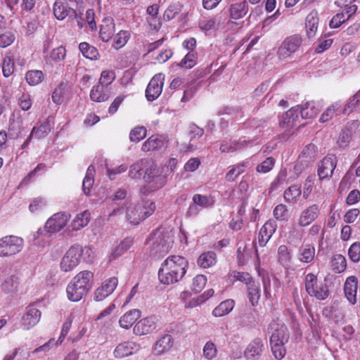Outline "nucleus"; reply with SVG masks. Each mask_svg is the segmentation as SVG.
Returning <instances> with one entry per match:
<instances>
[{
  "mask_svg": "<svg viewBox=\"0 0 360 360\" xmlns=\"http://www.w3.org/2000/svg\"><path fill=\"white\" fill-rule=\"evenodd\" d=\"M94 274L90 271L78 273L68 285L67 295L72 302L79 301L92 287Z\"/></svg>",
  "mask_w": 360,
  "mask_h": 360,
  "instance_id": "nucleus-1",
  "label": "nucleus"
},
{
  "mask_svg": "<svg viewBox=\"0 0 360 360\" xmlns=\"http://www.w3.org/2000/svg\"><path fill=\"white\" fill-rule=\"evenodd\" d=\"M154 202L145 200L143 198L136 204H131L127 208V219L133 224H139L146 218L150 216L155 210Z\"/></svg>",
  "mask_w": 360,
  "mask_h": 360,
  "instance_id": "nucleus-2",
  "label": "nucleus"
},
{
  "mask_svg": "<svg viewBox=\"0 0 360 360\" xmlns=\"http://www.w3.org/2000/svg\"><path fill=\"white\" fill-rule=\"evenodd\" d=\"M173 235L169 231L155 230L149 237L152 250L155 254L165 255L169 252L173 244Z\"/></svg>",
  "mask_w": 360,
  "mask_h": 360,
  "instance_id": "nucleus-3",
  "label": "nucleus"
},
{
  "mask_svg": "<svg viewBox=\"0 0 360 360\" xmlns=\"http://www.w3.org/2000/svg\"><path fill=\"white\" fill-rule=\"evenodd\" d=\"M289 337V330L285 326H281L272 333L270 344L272 353L276 359L281 360L285 356L286 349L284 345L288 342Z\"/></svg>",
  "mask_w": 360,
  "mask_h": 360,
  "instance_id": "nucleus-4",
  "label": "nucleus"
},
{
  "mask_svg": "<svg viewBox=\"0 0 360 360\" xmlns=\"http://www.w3.org/2000/svg\"><path fill=\"white\" fill-rule=\"evenodd\" d=\"M91 251V250L88 247L83 248L79 245H72L66 252L61 260V269L65 272L72 271L79 264L82 254H89Z\"/></svg>",
  "mask_w": 360,
  "mask_h": 360,
  "instance_id": "nucleus-5",
  "label": "nucleus"
},
{
  "mask_svg": "<svg viewBox=\"0 0 360 360\" xmlns=\"http://www.w3.org/2000/svg\"><path fill=\"white\" fill-rule=\"evenodd\" d=\"M305 289L311 296H314L319 300L326 299L329 295L328 288L326 283H318L316 276L313 274H308L305 277Z\"/></svg>",
  "mask_w": 360,
  "mask_h": 360,
  "instance_id": "nucleus-6",
  "label": "nucleus"
},
{
  "mask_svg": "<svg viewBox=\"0 0 360 360\" xmlns=\"http://www.w3.org/2000/svg\"><path fill=\"white\" fill-rule=\"evenodd\" d=\"M23 247V239L7 236L0 240V257H8L18 253Z\"/></svg>",
  "mask_w": 360,
  "mask_h": 360,
  "instance_id": "nucleus-7",
  "label": "nucleus"
},
{
  "mask_svg": "<svg viewBox=\"0 0 360 360\" xmlns=\"http://www.w3.org/2000/svg\"><path fill=\"white\" fill-rule=\"evenodd\" d=\"M302 37L300 34H293L285 38L278 49L280 58H286L296 52L302 44Z\"/></svg>",
  "mask_w": 360,
  "mask_h": 360,
  "instance_id": "nucleus-8",
  "label": "nucleus"
},
{
  "mask_svg": "<svg viewBox=\"0 0 360 360\" xmlns=\"http://www.w3.org/2000/svg\"><path fill=\"white\" fill-rule=\"evenodd\" d=\"M165 75L158 73L155 75L149 82L146 89V97L148 101H153L157 99L162 91Z\"/></svg>",
  "mask_w": 360,
  "mask_h": 360,
  "instance_id": "nucleus-9",
  "label": "nucleus"
},
{
  "mask_svg": "<svg viewBox=\"0 0 360 360\" xmlns=\"http://www.w3.org/2000/svg\"><path fill=\"white\" fill-rule=\"evenodd\" d=\"M118 284L117 277H111L105 280L101 286L97 288L94 292V299L97 302H100L111 295Z\"/></svg>",
  "mask_w": 360,
  "mask_h": 360,
  "instance_id": "nucleus-10",
  "label": "nucleus"
},
{
  "mask_svg": "<svg viewBox=\"0 0 360 360\" xmlns=\"http://www.w3.org/2000/svg\"><path fill=\"white\" fill-rule=\"evenodd\" d=\"M70 217V215L66 213H56L47 220L44 228L49 233L60 231L65 226Z\"/></svg>",
  "mask_w": 360,
  "mask_h": 360,
  "instance_id": "nucleus-11",
  "label": "nucleus"
},
{
  "mask_svg": "<svg viewBox=\"0 0 360 360\" xmlns=\"http://www.w3.org/2000/svg\"><path fill=\"white\" fill-rule=\"evenodd\" d=\"M164 263L172 269L181 279L186 274L188 266V261L184 257L172 255L167 257Z\"/></svg>",
  "mask_w": 360,
  "mask_h": 360,
  "instance_id": "nucleus-12",
  "label": "nucleus"
},
{
  "mask_svg": "<svg viewBox=\"0 0 360 360\" xmlns=\"http://www.w3.org/2000/svg\"><path fill=\"white\" fill-rule=\"evenodd\" d=\"M358 127V121L354 120L348 123L342 129L336 141V143L340 148H345L349 146L352 139L353 134Z\"/></svg>",
  "mask_w": 360,
  "mask_h": 360,
  "instance_id": "nucleus-13",
  "label": "nucleus"
},
{
  "mask_svg": "<svg viewBox=\"0 0 360 360\" xmlns=\"http://www.w3.org/2000/svg\"><path fill=\"white\" fill-rule=\"evenodd\" d=\"M337 165V158L335 155L325 157L319 164L318 175L320 179L331 176Z\"/></svg>",
  "mask_w": 360,
  "mask_h": 360,
  "instance_id": "nucleus-14",
  "label": "nucleus"
},
{
  "mask_svg": "<svg viewBox=\"0 0 360 360\" xmlns=\"http://www.w3.org/2000/svg\"><path fill=\"white\" fill-rule=\"evenodd\" d=\"M158 321V318L155 316L141 319L134 326V331L139 335L150 333L156 329Z\"/></svg>",
  "mask_w": 360,
  "mask_h": 360,
  "instance_id": "nucleus-15",
  "label": "nucleus"
},
{
  "mask_svg": "<svg viewBox=\"0 0 360 360\" xmlns=\"http://www.w3.org/2000/svg\"><path fill=\"white\" fill-rule=\"evenodd\" d=\"M320 209L318 205L314 204L304 210L299 217L298 224L300 226H307L314 221L319 217Z\"/></svg>",
  "mask_w": 360,
  "mask_h": 360,
  "instance_id": "nucleus-16",
  "label": "nucleus"
},
{
  "mask_svg": "<svg viewBox=\"0 0 360 360\" xmlns=\"http://www.w3.org/2000/svg\"><path fill=\"white\" fill-rule=\"evenodd\" d=\"M40 317V311L33 306H29L25 314L22 317V326L25 329L29 330L39 321Z\"/></svg>",
  "mask_w": 360,
  "mask_h": 360,
  "instance_id": "nucleus-17",
  "label": "nucleus"
},
{
  "mask_svg": "<svg viewBox=\"0 0 360 360\" xmlns=\"http://www.w3.org/2000/svg\"><path fill=\"white\" fill-rule=\"evenodd\" d=\"M139 349V345L134 342H124L119 344L113 352V355L117 359H122L137 352Z\"/></svg>",
  "mask_w": 360,
  "mask_h": 360,
  "instance_id": "nucleus-18",
  "label": "nucleus"
},
{
  "mask_svg": "<svg viewBox=\"0 0 360 360\" xmlns=\"http://www.w3.org/2000/svg\"><path fill=\"white\" fill-rule=\"evenodd\" d=\"M299 109L292 108L288 110L279 121V124L281 128L288 130L296 126L299 121Z\"/></svg>",
  "mask_w": 360,
  "mask_h": 360,
  "instance_id": "nucleus-19",
  "label": "nucleus"
},
{
  "mask_svg": "<svg viewBox=\"0 0 360 360\" xmlns=\"http://www.w3.org/2000/svg\"><path fill=\"white\" fill-rule=\"evenodd\" d=\"M264 347V345L262 340L259 338H256L246 347L244 352L245 356L248 359H257L261 356Z\"/></svg>",
  "mask_w": 360,
  "mask_h": 360,
  "instance_id": "nucleus-20",
  "label": "nucleus"
},
{
  "mask_svg": "<svg viewBox=\"0 0 360 360\" xmlns=\"http://www.w3.org/2000/svg\"><path fill=\"white\" fill-rule=\"evenodd\" d=\"M53 13L58 20H63L67 16L75 15L77 18V13L75 9L68 8L65 0H56L53 5Z\"/></svg>",
  "mask_w": 360,
  "mask_h": 360,
  "instance_id": "nucleus-21",
  "label": "nucleus"
},
{
  "mask_svg": "<svg viewBox=\"0 0 360 360\" xmlns=\"http://www.w3.org/2000/svg\"><path fill=\"white\" fill-rule=\"evenodd\" d=\"M158 278L162 283L166 285L173 284L181 280L180 277L164 262L159 269Z\"/></svg>",
  "mask_w": 360,
  "mask_h": 360,
  "instance_id": "nucleus-22",
  "label": "nucleus"
},
{
  "mask_svg": "<svg viewBox=\"0 0 360 360\" xmlns=\"http://www.w3.org/2000/svg\"><path fill=\"white\" fill-rule=\"evenodd\" d=\"M358 288V279L354 276H349L344 285V291L346 297L352 304L356 303Z\"/></svg>",
  "mask_w": 360,
  "mask_h": 360,
  "instance_id": "nucleus-23",
  "label": "nucleus"
},
{
  "mask_svg": "<svg viewBox=\"0 0 360 360\" xmlns=\"http://www.w3.org/2000/svg\"><path fill=\"white\" fill-rule=\"evenodd\" d=\"M276 229V224L274 221H267L261 228L258 242L260 246H264L271 238Z\"/></svg>",
  "mask_w": 360,
  "mask_h": 360,
  "instance_id": "nucleus-24",
  "label": "nucleus"
},
{
  "mask_svg": "<svg viewBox=\"0 0 360 360\" xmlns=\"http://www.w3.org/2000/svg\"><path fill=\"white\" fill-rule=\"evenodd\" d=\"M174 345V339L169 334H165L158 339L153 347V352L156 355H161L168 352Z\"/></svg>",
  "mask_w": 360,
  "mask_h": 360,
  "instance_id": "nucleus-25",
  "label": "nucleus"
},
{
  "mask_svg": "<svg viewBox=\"0 0 360 360\" xmlns=\"http://www.w3.org/2000/svg\"><path fill=\"white\" fill-rule=\"evenodd\" d=\"M230 17L233 20L240 19L246 15L248 12V4L243 1L242 2L232 4L229 6Z\"/></svg>",
  "mask_w": 360,
  "mask_h": 360,
  "instance_id": "nucleus-26",
  "label": "nucleus"
},
{
  "mask_svg": "<svg viewBox=\"0 0 360 360\" xmlns=\"http://www.w3.org/2000/svg\"><path fill=\"white\" fill-rule=\"evenodd\" d=\"M319 25L318 13L312 11L306 18V31L309 38L314 37L317 32Z\"/></svg>",
  "mask_w": 360,
  "mask_h": 360,
  "instance_id": "nucleus-27",
  "label": "nucleus"
},
{
  "mask_svg": "<svg viewBox=\"0 0 360 360\" xmlns=\"http://www.w3.org/2000/svg\"><path fill=\"white\" fill-rule=\"evenodd\" d=\"M315 257V248L310 244L302 245L300 247L297 258L301 262L310 263Z\"/></svg>",
  "mask_w": 360,
  "mask_h": 360,
  "instance_id": "nucleus-28",
  "label": "nucleus"
},
{
  "mask_svg": "<svg viewBox=\"0 0 360 360\" xmlns=\"http://www.w3.org/2000/svg\"><path fill=\"white\" fill-rule=\"evenodd\" d=\"M115 33V23L111 18H105L100 27V37L103 41H108Z\"/></svg>",
  "mask_w": 360,
  "mask_h": 360,
  "instance_id": "nucleus-29",
  "label": "nucleus"
},
{
  "mask_svg": "<svg viewBox=\"0 0 360 360\" xmlns=\"http://www.w3.org/2000/svg\"><path fill=\"white\" fill-rule=\"evenodd\" d=\"M141 316V312L138 309L130 310L125 313L120 319L119 323L122 328L129 329Z\"/></svg>",
  "mask_w": 360,
  "mask_h": 360,
  "instance_id": "nucleus-30",
  "label": "nucleus"
},
{
  "mask_svg": "<svg viewBox=\"0 0 360 360\" xmlns=\"http://www.w3.org/2000/svg\"><path fill=\"white\" fill-rule=\"evenodd\" d=\"M18 284V278L15 275H11L2 282L1 290L5 294L13 295L17 291Z\"/></svg>",
  "mask_w": 360,
  "mask_h": 360,
  "instance_id": "nucleus-31",
  "label": "nucleus"
},
{
  "mask_svg": "<svg viewBox=\"0 0 360 360\" xmlns=\"http://www.w3.org/2000/svg\"><path fill=\"white\" fill-rule=\"evenodd\" d=\"M165 144L164 139L159 136H151L145 141L141 147L143 151L155 150L161 148Z\"/></svg>",
  "mask_w": 360,
  "mask_h": 360,
  "instance_id": "nucleus-32",
  "label": "nucleus"
},
{
  "mask_svg": "<svg viewBox=\"0 0 360 360\" xmlns=\"http://www.w3.org/2000/svg\"><path fill=\"white\" fill-rule=\"evenodd\" d=\"M235 302L233 300H226L221 302L212 311L213 316L221 317L229 314L233 309Z\"/></svg>",
  "mask_w": 360,
  "mask_h": 360,
  "instance_id": "nucleus-33",
  "label": "nucleus"
},
{
  "mask_svg": "<svg viewBox=\"0 0 360 360\" xmlns=\"http://www.w3.org/2000/svg\"><path fill=\"white\" fill-rule=\"evenodd\" d=\"M53 128L51 122L49 119L46 122L42 123L38 127H33L31 131V136H34L36 139H40L46 137L51 131Z\"/></svg>",
  "mask_w": 360,
  "mask_h": 360,
  "instance_id": "nucleus-34",
  "label": "nucleus"
},
{
  "mask_svg": "<svg viewBox=\"0 0 360 360\" xmlns=\"http://www.w3.org/2000/svg\"><path fill=\"white\" fill-rule=\"evenodd\" d=\"M198 264L202 268H209L217 262V255L212 251L202 253L198 259Z\"/></svg>",
  "mask_w": 360,
  "mask_h": 360,
  "instance_id": "nucleus-35",
  "label": "nucleus"
},
{
  "mask_svg": "<svg viewBox=\"0 0 360 360\" xmlns=\"http://www.w3.org/2000/svg\"><path fill=\"white\" fill-rule=\"evenodd\" d=\"M299 112L303 119H311L316 116L319 110L316 106L315 103L311 101L306 103Z\"/></svg>",
  "mask_w": 360,
  "mask_h": 360,
  "instance_id": "nucleus-36",
  "label": "nucleus"
},
{
  "mask_svg": "<svg viewBox=\"0 0 360 360\" xmlns=\"http://www.w3.org/2000/svg\"><path fill=\"white\" fill-rule=\"evenodd\" d=\"M330 266L334 272L338 274L343 272L347 267L345 257L342 255H335L331 259Z\"/></svg>",
  "mask_w": 360,
  "mask_h": 360,
  "instance_id": "nucleus-37",
  "label": "nucleus"
},
{
  "mask_svg": "<svg viewBox=\"0 0 360 360\" xmlns=\"http://www.w3.org/2000/svg\"><path fill=\"white\" fill-rule=\"evenodd\" d=\"M148 160L141 159L130 166L129 176L131 179H139L142 175V170L146 167Z\"/></svg>",
  "mask_w": 360,
  "mask_h": 360,
  "instance_id": "nucleus-38",
  "label": "nucleus"
},
{
  "mask_svg": "<svg viewBox=\"0 0 360 360\" xmlns=\"http://www.w3.org/2000/svg\"><path fill=\"white\" fill-rule=\"evenodd\" d=\"M248 296L252 306L257 305L261 294L259 285H256L254 282L248 286Z\"/></svg>",
  "mask_w": 360,
  "mask_h": 360,
  "instance_id": "nucleus-39",
  "label": "nucleus"
},
{
  "mask_svg": "<svg viewBox=\"0 0 360 360\" xmlns=\"http://www.w3.org/2000/svg\"><path fill=\"white\" fill-rule=\"evenodd\" d=\"M246 145L245 141H225L221 143L220 146V150L222 153H233L237 150H240L245 147Z\"/></svg>",
  "mask_w": 360,
  "mask_h": 360,
  "instance_id": "nucleus-40",
  "label": "nucleus"
},
{
  "mask_svg": "<svg viewBox=\"0 0 360 360\" xmlns=\"http://www.w3.org/2000/svg\"><path fill=\"white\" fill-rule=\"evenodd\" d=\"M94 172H95V169H94V166L90 165L87 169L86 176H85V177L83 180V183H82V189H83L84 193L86 195H89L90 192H91V188H92L93 184H94L93 176H94Z\"/></svg>",
  "mask_w": 360,
  "mask_h": 360,
  "instance_id": "nucleus-41",
  "label": "nucleus"
},
{
  "mask_svg": "<svg viewBox=\"0 0 360 360\" xmlns=\"http://www.w3.org/2000/svg\"><path fill=\"white\" fill-rule=\"evenodd\" d=\"M89 219L90 213L87 210L79 214L72 223V229L79 230L86 226L89 222Z\"/></svg>",
  "mask_w": 360,
  "mask_h": 360,
  "instance_id": "nucleus-42",
  "label": "nucleus"
},
{
  "mask_svg": "<svg viewBox=\"0 0 360 360\" xmlns=\"http://www.w3.org/2000/svg\"><path fill=\"white\" fill-rule=\"evenodd\" d=\"M104 86L98 84L94 86L90 93V98L96 102H103L108 99V96L104 93Z\"/></svg>",
  "mask_w": 360,
  "mask_h": 360,
  "instance_id": "nucleus-43",
  "label": "nucleus"
},
{
  "mask_svg": "<svg viewBox=\"0 0 360 360\" xmlns=\"http://www.w3.org/2000/svg\"><path fill=\"white\" fill-rule=\"evenodd\" d=\"M79 49L83 56L86 58H89L91 60H96L98 57V50L94 47L90 46L88 43L82 42L79 45Z\"/></svg>",
  "mask_w": 360,
  "mask_h": 360,
  "instance_id": "nucleus-44",
  "label": "nucleus"
},
{
  "mask_svg": "<svg viewBox=\"0 0 360 360\" xmlns=\"http://www.w3.org/2000/svg\"><path fill=\"white\" fill-rule=\"evenodd\" d=\"M301 193V189L299 186L292 185L285 191L283 195L286 201L295 203Z\"/></svg>",
  "mask_w": 360,
  "mask_h": 360,
  "instance_id": "nucleus-45",
  "label": "nucleus"
},
{
  "mask_svg": "<svg viewBox=\"0 0 360 360\" xmlns=\"http://www.w3.org/2000/svg\"><path fill=\"white\" fill-rule=\"evenodd\" d=\"M163 172L164 170H161V172H159L158 175L153 177L151 180L149 179L146 181L147 184L152 186V189L157 191L165 185L167 176L166 174H163Z\"/></svg>",
  "mask_w": 360,
  "mask_h": 360,
  "instance_id": "nucleus-46",
  "label": "nucleus"
},
{
  "mask_svg": "<svg viewBox=\"0 0 360 360\" xmlns=\"http://www.w3.org/2000/svg\"><path fill=\"white\" fill-rule=\"evenodd\" d=\"M278 261L283 266H289L291 260V254L288 248L282 245L278 249Z\"/></svg>",
  "mask_w": 360,
  "mask_h": 360,
  "instance_id": "nucleus-47",
  "label": "nucleus"
},
{
  "mask_svg": "<svg viewBox=\"0 0 360 360\" xmlns=\"http://www.w3.org/2000/svg\"><path fill=\"white\" fill-rule=\"evenodd\" d=\"M239 322L243 326H248L255 322V315L254 311L245 309L240 314Z\"/></svg>",
  "mask_w": 360,
  "mask_h": 360,
  "instance_id": "nucleus-48",
  "label": "nucleus"
},
{
  "mask_svg": "<svg viewBox=\"0 0 360 360\" xmlns=\"http://www.w3.org/2000/svg\"><path fill=\"white\" fill-rule=\"evenodd\" d=\"M66 56V50L63 46H58L53 49L50 54L49 57L46 56V60H50L53 62H60L65 59Z\"/></svg>",
  "mask_w": 360,
  "mask_h": 360,
  "instance_id": "nucleus-49",
  "label": "nucleus"
},
{
  "mask_svg": "<svg viewBox=\"0 0 360 360\" xmlns=\"http://www.w3.org/2000/svg\"><path fill=\"white\" fill-rule=\"evenodd\" d=\"M146 165V167H145V174L143 175V179L146 182L149 179L151 180L153 177L158 175L159 172H161V170H164V168L159 167L153 163H150L148 161Z\"/></svg>",
  "mask_w": 360,
  "mask_h": 360,
  "instance_id": "nucleus-50",
  "label": "nucleus"
},
{
  "mask_svg": "<svg viewBox=\"0 0 360 360\" xmlns=\"http://www.w3.org/2000/svg\"><path fill=\"white\" fill-rule=\"evenodd\" d=\"M15 69V63L13 59L10 56H6L2 63V72L6 77L11 76Z\"/></svg>",
  "mask_w": 360,
  "mask_h": 360,
  "instance_id": "nucleus-51",
  "label": "nucleus"
},
{
  "mask_svg": "<svg viewBox=\"0 0 360 360\" xmlns=\"http://www.w3.org/2000/svg\"><path fill=\"white\" fill-rule=\"evenodd\" d=\"M44 74L40 70H30L26 74L25 78L30 85H37L42 81Z\"/></svg>",
  "mask_w": 360,
  "mask_h": 360,
  "instance_id": "nucleus-52",
  "label": "nucleus"
},
{
  "mask_svg": "<svg viewBox=\"0 0 360 360\" xmlns=\"http://www.w3.org/2000/svg\"><path fill=\"white\" fill-rule=\"evenodd\" d=\"M316 155V146L310 143L307 145L303 149L300 158L305 159L307 162L313 161Z\"/></svg>",
  "mask_w": 360,
  "mask_h": 360,
  "instance_id": "nucleus-53",
  "label": "nucleus"
},
{
  "mask_svg": "<svg viewBox=\"0 0 360 360\" xmlns=\"http://www.w3.org/2000/svg\"><path fill=\"white\" fill-rule=\"evenodd\" d=\"M207 278L204 275H197L193 279L191 285V290L198 293L200 292L205 286Z\"/></svg>",
  "mask_w": 360,
  "mask_h": 360,
  "instance_id": "nucleus-54",
  "label": "nucleus"
},
{
  "mask_svg": "<svg viewBox=\"0 0 360 360\" xmlns=\"http://www.w3.org/2000/svg\"><path fill=\"white\" fill-rule=\"evenodd\" d=\"M197 56L195 52H188L179 63L180 67H184L186 69L192 68L196 63Z\"/></svg>",
  "mask_w": 360,
  "mask_h": 360,
  "instance_id": "nucleus-55",
  "label": "nucleus"
},
{
  "mask_svg": "<svg viewBox=\"0 0 360 360\" xmlns=\"http://www.w3.org/2000/svg\"><path fill=\"white\" fill-rule=\"evenodd\" d=\"M146 129L144 127H137L133 129L129 134L131 141L139 142L146 136Z\"/></svg>",
  "mask_w": 360,
  "mask_h": 360,
  "instance_id": "nucleus-56",
  "label": "nucleus"
},
{
  "mask_svg": "<svg viewBox=\"0 0 360 360\" xmlns=\"http://www.w3.org/2000/svg\"><path fill=\"white\" fill-rule=\"evenodd\" d=\"M182 6L179 3L171 4L165 11L164 18L170 20L181 11Z\"/></svg>",
  "mask_w": 360,
  "mask_h": 360,
  "instance_id": "nucleus-57",
  "label": "nucleus"
},
{
  "mask_svg": "<svg viewBox=\"0 0 360 360\" xmlns=\"http://www.w3.org/2000/svg\"><path fill=\"white\" fill-rule=\"evenodd\" d=\"M15 39V34L12 31H7L0 34V47L6 48L12 44Z\"/></svg>",
  "mask_w": 360,
  "mask_h": 360,
  "instance_id": "nucleus-58",
  "label": "nucleus"
},
{
  "mask_svg": "<svg viewBox=\"0 0 360 360\" xmlns=\"http://www.w3.org/2000/svg\"><path fill=\"white\" fill-rule=\"evenodd\" d=\"M348 255L349 259L355 263L360 261V243L355 242L351 245L348 250Z\"/></svg>",
  "mask_w": 360,
  "mask_h": 360,
  "instance_id": "nucleus-59",
  "label": "nucleus"
},
{
  "mask_svg": "<svg viewBox=\"0 0 360 360\" xmlns=\"http://www.w3.org/2000/svg\"><path fill=\"white\" fill-rule=\"evenodd\" d=\"M129 34L127 31L121 30L114 38V47L120 49L122 47L127 41Z\"/></svg>",
  "mask_w": 360,
  "mask_h": 360,
  "instance_id": "nucleus-60",
  "label": "nucleus"
},
{
  "mask_svg": "<svg viewBox=\"0 0 360 360\" xmlns=\"http://www.w3.org/2000/svg\"><path fill=\"white\" fill-rule=\"evenodd\" d=\"M340 106V105L336 103L328 107L321 115L320 121L326 122L332 119L335 116L336 110L339 109Z\"/></svg>",
  "mask_w": 360,
  "mask_h": 360,
  "instance_id": "nucleus-61",
  "label": "nucleus"
},
{
  "mask_svg": "<svg viewBox=\"0 0 360 360\" xmlns=\"http://www.w3.org/2000/svg\"><path fill=\"white\" fill-rule=\"evenodd\" d=\"M46 205V202L44 198L37 197L31 201L29 205V210L31 212H36L41 210Z\"/></svg>",
  "mask_w": 360,
  "mask_h": 360,
  "instance_id": "nucleus-62",
  "label": "nucleus"
},
{
  "mask_svg": "<svg viewBox=\"0 0 360 360\" xmlns=\"http://www.w3.org/2000/svg\"><path fill=\"white\" fill-rule=\"evenodd\" d=\"M291 181L289 180V175L286 169H281L277 177L272 184V186L276 187L279 185L290 184Z\"/></svg>",
  "mask_w": 360,
  "mask_h": 360,
  "instance_id": "nucleus-63",
  "label": "nucleus"
},
{
  "mask_svg": "<svg viewBox=\"0 0 360 360\" xmlns=\"http://www.w3.org/2000/svg\"><path fill=\"white\" fill-rule=\"evenodd\" d=\"M217 349L214 342L209 341L206 342L203 348V355L207 359H212L216 356Z\"/></svg>",
  "mask_w": 360,
  "mask_h": 360,
  "instance_id": "nucleus-64",
  "label": "nucleus"
}]
</instances>
